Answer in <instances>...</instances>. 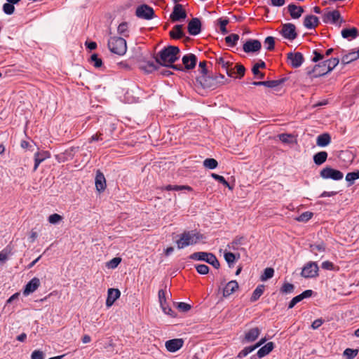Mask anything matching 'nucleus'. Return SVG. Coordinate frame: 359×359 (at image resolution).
I'll return each mask as SVG.
<instances>
[{
  "instance_id": "1",
  "label": "nucleus",
  "mask_w": 359,
  "mask_h": 359,
  "mask_svg": "<svg viewBox=\"0 0 359 359\" xmlns=\"http://www.w3.org/2000/svg\"><path fill=\"white\" fill-rule=\"evenodd\" d=\"M180 48L175 46H168L163 48L157 54L154 56L156 63L168 68L177 71H183V67L181 65H174L180 57Z\"/></svg>"
},
{
  "instance_id": "2",
  "label": "nucleus",
  "mask_w": 359,
  "mask_h": 359,
  "mask_svg": "<svg viewBox=\"0 0 359 359\" xmlns=\"http://www.w3.org/2000/svg\"><path fill=\"white\" fill-rule=\"evenodd\" d=\"M196 81L203 88L215 89L220 86L229 83L230 80L219 74L215 76L201 75L196 79Z\"/></svg>"
},
{
  "instance_id": "3",
  "label": "nucleus",
  "mask_w": 359,
  "mask_h": 359,
  "mask_svg": "<svg viewBox=\"0 0 359 359\" xmlns=\"http://www.w3.org/2000/svg\"><path fill=\"white\" fill-rule=\"evenodd\" d=\"M205 238L204 236L196 231H184L180 238L176 241L178 249H183L189 245L196 244L199 241Z\"/></svg>"
},
{
  "instance_id": "4",
  "label": "nucleus",
  "mask_w": 359,
  "mask_h": 359,
  "mask_svg": "<svg viewBox=\"0 0 359 359\" xmlns=\"http://www.w3.org/2000/svg\"><path fill=\"white\" fill-rule=\"evenodd\" d=\"M108 48L111 53L123 55L127 50L126 41L122 37H111L108 40Z\"/></svg>"
},
{
  "instance_id": "5",
  "label": "nucleus",
  "mask_w": 359,
  "mask_h": 359,
  "mask_svg": "<svg viewBox=\"0 0 359 359\" xmlns=\"http://www.w3.org/2000/svg\"><path fill=\"white\" fill-rule=\"evenodd\" d=\"M189 259L193 260L204 261L211 264L215 269H219L220 264L216 256L211 252H196L189 256Z\"/></svg>"
},
{
  "instance_id": "6",
  "label": "nucleus",
  "mask_w": 359,
  "mask_h": 359,
  "mask_svg": "<svg viewBox=\"0 0 359 359\" xmlns=\"http://www.w3.org/2000/svg\"><path fill=\"white\" fill-rule=\"evenodd\" d=\"M318 269L316 262H309L303 267L301 275L306 278H314L318 276Z\"/></svg>"
},
{
  "instance_id": "7",
  "label": "nucleus",
  "mask_w": 359,
  "mask_h": 359,
  "mask_svg": "<svg viewBox=\"0 0 359 359\" xmlns=\"http://www.w3.org/2000/svg\"><path fill=\"white\" fill-rule=\"evenodd\" d=\"M280 33L285 39L290 41L294 40L297 36L295 25L290 22L285 23L282 25Z\"/></svg>"
},
{
  "instance_id": "8",
  "label": "nucleus",
  "mask_w": 359,
  "mask_h": 359,
  "mask_svg": "<svg viewBox=\"0 0 359 359\" xmlns=\"http://www.w3.org/2000/svg\"><path fill=\"white\" fill-rule=\"evenodd\" d=\"M320 175L323 179H332L333 180H340L344 177L341 171L334 170L330 167H325L321 170Z\"/></svg>"
},
{
  "instance_id": "9",
  "label": "nucleus",
  "mask_w": 359,
  "mask_h": 359,
  "mask_svg": "<svg viewBox=\"0 0 359 359\" xmlns=\"http://www.w3.org/2000/svg\"><path fill=\"white\" fill-rule=\"evenodd\" d=\"M136 15L142 19H152L154 15V9L147 4H142L138 6L135 11Z\"/></svg>"
},
{
  "instance_id": "10",
  "label": "nucleus",
  "mask_w": 359,
  "mask_h": 359,
  "mask_svg": "<svg viewBox=\"0 0 359 359\" xmlns=\"http://www.w3.org/2000/svg\"><path fill=\"white\" fill-rule=\"evenodd\" d=\"M187 18L186 11L183 8L182 4H176L173 7V11L170 15L172 22H178L184 20Z\"/></svg>"
},
{
  "instance_id": "11",
  "label": "nucleus",
  "mask_w": 359,
  "mask_h": 359,
  "mask_svg": "<svg viewBox=\"0 0 359 359\" xmlns=\"http://www.w3.org/2000/svg\"><path fill=\"white\" fill-rule=\"evenodd\" d=\"M287 61L293 68L299 67L304 62L303 55L299 52H290L287 54Z\"/></svg>"
},
{
  "instance_id": "12",
  "label": "nucleus",
  "mask_w": 359,
  "mask_h": 359,
  "mask_svg": "<svg viewBox=\"0 0 359 359\" xmlns=\"http://www.w3.org/2000/svg\"><path fill=\"white\" fill-rule=\"evenodd\" d=\"M182 62L183 64V71L191 70L196 65L197 57L193 53H189L182 57Z\"/></svg>"
},
{
  "instance_id": "13",
  "label": "nucleus",
  "mask_w": 359,
  "mask_h": 359,
  "mask_svg": "<svg viewBox=\"0 0 359 359\" xmlns=\"http://www.w3.org/2000/svg\"><path fill=\"white\" fill-rule=\"evenodd\" d=\"M262 48L261 42L257 39H249L248 40L243 46L244 52L255 53L259 51Z\"/></svg>"
},
{
  "instance_id": "14",
  "label": "nucleus",
  "mask_w": 359,
  "mask_h": 359,
  "mask_svg": "<svg viewBox=\"0 0 359 359\" xmlns=\"http://www.w3.org/2000/svg\"><path fill=\"white\" fill-rule=\"evenodd\" d=\"M216 64L223 69L229 76L232 77L233 76L234 72L231 67L232 63L226 60L225 57H219V58H217Z\"/></svg>"
},
{
  "instance_id": "15",
  "label": "nucleus",
  "mask_w": 359,
  "mask_h": 359,
  "mask_svg": "<svg viewBox=\"0 0 359 359\" xmlns=\"http://www.w3.org/2000/svg\"><path fill=\"white\" fill-rule=\"evenodd\" d=\"M286 9L292 19H299L304 12L302 6H297L294 4H290Z\"/></svg>"
},
{
  "instance_id": "16",
  "label": "nucleus",
  "mask_w": 359,
  "mask_h": 359,
  "mask_svg": "<svg viewBox=\"0 0 359 359\" xmlns=\"http://www.w3.org/2000/svg\"><path fill=\"white\" fill-rule=\"evenodd\" d=\"M183 344L182 339H173L165 342V348L168 351L174 353L180 349Z\"/></svg>"
},
{
  "instance_id": "17",
  "label": "nucleus",
  "mask_w": 359,
  "mask_h": 359,
  "mask_svg": "<svg viewBox=\"0 0 359 359\" xmlns=\"http://www.w3.org/2000/svg\"><path fill=\"white\" fill-rule=\"evenodd\" d=\"M201 31V22L197 18H193L188 24V32L191 35H198Z\"/></svg>"
},
{
  "instance_id": "18",
  "label": "nucleus",
  "mask_w": 359,
  "mask_h": 359,
  "mask_svg": "<svg viewBox=\"0 0 359 359\" xmlns=\"http://www.w3.org/2000/svg\"><path fill=\"white\" fill-rule=\"evenodd\" d=\"M261 333V330L257 327H253L248 330L245 334L243 342H252L255 341Z\"/></svg>"
},
{
  "instance_id": "19",
  "label": "nucleus",
  "mask_w": 359,
  "mask_h": 359,
  "mask_svg": "<svg viewBox=\"0 0 359 359\" xmlns=\"http://www.w3.org/2000/svg\"><path fill=\"white\" fill-rule=\"evenodd\" d=\"M121 292L118 289L109 288L107 291V298L106 300V306H111L114 302L119 298Z\"/></svg>"
},
{
  "instance_id": "20",
  "label": "nucleus",
  "mask_w": 359,
  "mask_h": 359,
  "mask_svg": "<svg viewBox=\"0 0 359 359\" xmlns=\"http://www.w3.org/2000/svg\"><path fill=\"white\" fill-rule=\"evenodd\" d=\"M40 285V280L34 277L29 282L27 283L25 287L23 294L27 296L34 292Z\"/></svg>"
},
{
  "instance_id": "21",
  "label": "nucleus",
  "mask_w": 359,
  "mask_h": 359,
  "mask_svg": "<svg viewBox=\"0 0 359 359\" xmlns=\"http://www.w3.org/2000/svg\"><path fill=\"white\" fill-rule=\"evenodd\" d=\"M286 81V79H281L278 80H272V81H253L252 84L253 86H264L267 88H275L280 84L283 83Z\"/></svg>"
},
{
  "instance_id": "22",
  "label": "nucleus",
  "mask_w": 359,
  "mask_h": 359,
  "mask_svg": "<svg viewBox=\"0 0 359 359\" xmlns=\"http://www.w3.org/2000/svg\"><path fill=\"white\" fill-rule=\"evenodd\" d=\"M319 19L313 15H306L303 22L304 26L307 29H315L319 25Z\"/></svg>"
},
{
  "instance_id": "23",
  "label": "nucleus",
  "mask_w": 359,
  "mask_h": 359,
  "mask_svg": "<svg viewBox=\"0 0 359 359\" xmlns=\"http://www.w3.org/2000/svg\"><path fill=\"white\" fill-rule=\"evenodd\" d=\"M158 299L163 312L168 315L172 316L171 313H172V310L166 304L165 292L163 290L158 291Z\"/></svg>"
},
{
  "instance_id": "24",
  "label": "nucleus",
  "mask_w": 359,
  "mask_h": 359,
  "mask_svg": "<svg viewBox=\"0 0 359 359\" xmlns=\"http://www.w3.org/2000/svg\"><path fill=\"white\" fill-rule=\"evenodd\" d=\"M341 18L340 13L334 10L333 11L327 12L325 13L323 16V20L325 23L332 22L333 24L336 23L337 20H339Z\"/></svg>"
},
{
  "instance_id": "25",
  "label": "nucleus",
  "mask_w": 359,
  "mask_h": 359,
  "mask_svg": "<svg viewBox=\"0 0 359 359\" xmlns=\"http://www.w3.org/2000/svg\"><path fill=\"white\" fill-rule=\"evenodd\" d=\"M95 187L99 192L103 191L106 188L105 177L103 173L101 172L100 170H97L96 173Z\"/></svg>"
},
{
  "instance_id": "26",
  "label": "nucleus",
  "mask_w": 359,
  "mask_h": 359,
  "mask_svg": "<svg viewBox=\"0 0 359 359\" xmlns=\"http://www.w3.org/2000/svg\"><path fill=\"white\" fill-rule=\"evenodd\" d=\"M238 289V283L236 280L229 281L223 290V296L227 297Z\"/></svg>"
},
{
  "instance_id": "27",
  "label": "nucleus",
  "mask_w": 359,
  "mask_h": 359,
  "mask_svg": "<svg viewBox=\"0 0 359 359\" xmlns=\"http://www.w3.org/2000/svg\"><path fill=\"white\" fill-rule=\"evenodd\" d=\"M327 69V64L325 63V60L316 65L313 69V74L315 77H318L321 76H324L328 73L325 69Z\"/></svg>"
},
{
  "instance_id": "28",
  "label": "nucleus",
  "mask_w": 359,
  "mask_h": 359,
  "mask_svg": "<svg viewBox=\"0 0 359 359\" xmlns=\"http://www.w3.org/2000/svg\"><path fill=\"white\" fill-rule=\"evenodd\" d=\"M331 142V136L329 133H325L317 137L316 144L320 147H325Z\"/></svg>"
},
{
  "instance_id": "29",
  "label": "nucleus",
  "mask_w": 359,
  "mask_h": 359,
  "mask_svg": "<svg viewBox=\"0 0 359 359\" xmlns=\"http://www.w3.org/2000/svg\"><path fill=\"white\" fill-rule=\"evenodd\" d=\"M274 348V344L273 342H269L264 346L260 348L257 351V357L262 358L265 355H268Z\"/></svg>"
},
{
  "instance_id": "30",
  "label": "nucleus",
  "mask_w": 359,
  "mask_h": 359,
  "mask_svg": "<svg viewBox=\"0 0 359 359\" xmlns=\"http://www.w3.org/2000/svg\"><path fill=\"white\" fill-rule=\"evenodd\" d=\"M182 25H175L172 30L170 32V36L173 39H179L184 36V33L182 31Z\"/></svg>"
},
{
  "instance_id": "31",
  "label": "nucleus",
  "mask_w": 359,
  "mask_h": 359,
  "mask_svg": "<svg viewBox=\"0 0 359 359\" xmlns=\"http://www.w3.org/2000/svg\"><path fill=\"white\" fill-rule=\"evenodd\" d=\"M359 58L358 54L356 52H351L348 54L344 55L341 57V65L344 66L346 65L349 64L350 62L356 60Z\"/></svg>"
},
{
  "instance_id": "32",
  "label": "nucleus",
  "mask_w": 359,
  "mask_h": 359,
  "mask_svg": "<svg viewBox=\"0 0 359 359\" xmlns=\"http://www.w3.org/2000/svg\"><path fill=\"white\" fill-rule=\"evenodd\" d=\"M327 153L325 151H319L313 156V161L317 165L324 163L327 158Z\"/></svg>"
},
{
  "instance_id": "33",
  "label": "nucleus",
  "mask_w": 359,
  "mask_h": 359,
  "mask_svg": "<svg viewBox=\"0 0 359 359\" xmlns=\"http://www.w3.org/2000/svg\"><path fill=\"white\" fill-rule=\"evenodd\" d=\"M48 157L47 152H36L34 154V171H36L41 162Z\"/></svg>"
},
{
  "instance_id": "34",
  "label": "nucleus",
  "mask_w": 359,
  "mask_h": 359,
  "mask_svg": "<svg viewBox=\"0 0 359 359\" xmlns=\"http://www.w3.org/2000/svg\"><path fill=\"white\" fill-rule=\"evenodd\" d=\"M358 34V31L355 27H353L351 29H344L341 30V36L344 39H348V37H351L355 39Z\"/></svg>"
},
{
  "instance_id": "35",
  "label": "nucleus",
  "mask_w": 359,
  "mask_h": 359,
  "mask_svg": "<svg viewBox=\"0 0 359 359\" xmlns=\"http://www.w3.org/2000/svg\"><path fill=\"white\" fill-rule=\"evenodd\" d=\"M264 285H258L254 290V292L250 297V302H255L257 300H258L259 298L264 293Z\"/></svg>"
},
{
  "instance_id": "36",
  "label": "nucleus",
  "mask_w": 359,
  "mask_h": 359,
  "mask_svg": "<svg viewBox=\"0 0 359 359\" xmlns=\"http://www.w3.org/2000/svg\"><path fill=\"white\" fill-rule=\"evenodd\" d=\"M159 65L154 63V62L149 61L144 66H142L141 69L144 70L147 73H151L154 71L159 70Z\"/></svg>"
},
{
  "instance_id": "37",
  "label": "nucleus",
  "mask_w": 359,
  "mask_h": 359,
  "mask_svg": "<svg viewBox=\"0 0 359 359\" xmlns=\"http://www.w3.org/2000/svg\"><path fill=\"white\" fill-rule=\"evenodd\" d=\"M165 190L167 191H182V190H188L191 191L192 188L189 186L187 185H167L164 188H163Z\"/></svg>"
},
{
  "instance_id": "38",
  "label": "nucleus",
  "mask_w": 359,
  "mask_h": 359,
  "mask_svg": "<svg viewBox=\"0 0 359 359\" xmlns=\"http://www.w3.org/2000/svg\"><path fill=\"white\" fill-rule=\"evenodd\" d=\"M325 63L327 64V69L325 70L329 73L339 65V59L338 57H332L326 60Z\"/></svg>"
},
{
  "instance_id": "39",
  "label": "nucleus",
  "mask_w": 359,
  "mask_h": 359,
  "mask_svg": "<svg viewBox=\"0 0 359 359\" xmlns=\"http://www.w3.org/2000/svg\"><path fill=\"white\" fill-rule=\"evenodd\" d=\"M239 40V36L236 34H231L225 38V41L230 47H233L237 44Z\"/></svg>"
},
{
  "instance_id": "40",
  "label": "nucleus",
  "mask_w": 359,
  "mask_h": 359,
  "mask_svg": "<svg viewBox=\"0 0 359 359\" xmlns=\"http://www.w3.org/2000/svg\"><path fill=\"white\" fill-rule=\"evenodd\" d=\"M89 62L95 67L100 68L102 67V60L100 57H99L98 55L96 53L93 54L90 56Z\"/></svg>"
},
{
  "instance_id": "41",
  "label": "nucleus",
  "mask_w": 359,
  "mask_h": 359,
  "mask_svg": "<svg viewBox=\"0 0 359 359\" xmlns=\"http://www.w3.org/2000/svg\"><path fill=\"white\" fill-rule=\"evenodd\" d=\"M313 294V291L311 290H306L304 292H303L302 294L294 297L292 298L294 302H295L297 304L302 301L305 298H309L311 297Z\"/></svg>"
},
{
  "instance_id": "42",
  "label": "nucleus",
  "mask_w": 359,
  "mask_h": 359,
  "mask_svg": "<svg viewBox=\"0 0 359 359\" xmlns=\"http://www.w3.org/2000/svg\"><path fill=\"white\" fill-rule=\"evenodd\" d=\"M274 274V269L271 267L266 268L263 273L260 276L262 281H266L269 278H271Z\"/></svg>"
},
{
  "instance_id": "43",
  "label": "nucleus",
  "mask_w": 359,
  "mask_h": 359,
  "mask_svg": "<svg viewBox=\"0 0 359 359\" xmlns=\"http://www.w3.org/2000/svg\"><path fill=\"white\" fill-rule=\"evenodd\" d=\"M359 179V170L347 173L346 175V180L349 183V185L354 184L355 180Z\"/></svg>"
},
{
  "instance_id": "44",
  "label": "nucleus",
  "mask_w": 359,
  "mask_h": 359,
  "mask_svg": "<svg viewBox=\"0 0 359 359\" xmlns=\"http://www.w3.org/2000/svg\"><path fill=\"white\" fill-rule=\"evenodd\" d=\"M358 353V349L347 348L344 350L343 355L346 359H353Z\"/></svg>"
},
{
  "instance_id": "45",
  "label": "nucleus",
  "mask_w": 359,
  "mask_h": 359,
  "mask_svg": "<svg viewBox=\"0 0 359 359\" xmlns=\"http://www.w3.org/2000/svg\"><path fill=\"white\" fill-rule=\"evenodd\" d=\"M218 163L215 158H206L203 161V165L206 168L215 169L217 167Z\"/></svg>"
},
{
  "instance_id": "46",
  "label": "nucleus",
  "mask_w": 359,
  "mask_h": 359,
  "mask_svg": "<svg viewBox=\"0 0 359 359\" xmlns=\"http://www.w3.org/2000/svg\"><path fill=\"white\" fill-rule=\"evenodd\" d=\"M118 32L119 34L128 37V26L126 22L121 23L118 27Z\"/></svg>"
},
{
  "instance_id": "47",
  "label": "nucleus",
  "mask_w": 359,
  "mask_h": 359,
  "mask_svg": "<svg viewBox=\"0 0 359 359\" xmlns=\"http://www.w3.org/2000/svg\"><path fill=\"white\" fill-rule=\"evenodd\" d=\"M294 290V286L292 283H285L280 288V292L283 294L292 293Z\"/></svg>"
},
{
  "instance_id": "48",
  "label": "nucleus",
  "mask_w": 359,
  "mask_h": 359,
  "mask_svg": "<svg viewBox=\"0 0 359 359\" xmlns=\"http://www.w3.org/2000/svg\"><path fill=\"white\" fill-rule=\"evenodd\" d=\"M254 350H255V347H254L253 346L245 347L242 351H241L238 353L237 358H243L247 356L249 353L252 352Z\"/></svg>"
},
{
  "instance_id": "49",
  "label": "nucleus",
  "mask_w": 359,
  "mask_h": 359,
  "mask_svg": "<svg viewBox=\"0 0 359 359\" xmlns=\"http://www.w3.org/2000/svg\"><path fill=\"white\" fill-rule=\"evenodd\" d=\"M313 215V212L306 211V212L302 213L297 218V220L299 222H306L309 221V219H311L312 218Z\"/></svg>"
},
{
  "instance_id": "50",
  "label": "nucleus",
  "mask_w": 359,
  "mask_h": 359,
  "mask_svg": "<svg viewBox=\"0 0 359 359\" xmlns=\"http://www.w3.org/2000/svg\"><path fill=\"white\" fill-rule=\"evenodd\" d=\"M121 257H114L111 259L109 262H107L106 266L108 269H115L118 266V265L121 263Z\"/></svg>"
},
{
  "instance_id": "51",
  "label": "nucleus",
  "mask_w": 359,
  "mask_h": 359,
  "mask_svg": "<svg viewBox=\"0 0 359 359\" xmlns=\"http://www.w3.org/2000/svg\"><path fill=\"white\" fill-rule=\"evenodd\" d=\"M231 244L233 249L238 250L240 249L239 247L241 245L245 244V238L244 237L236 238L233 240Z\"/></svg>"
},
{
  "instance_id": "52",
  "label": "nucleus",
  "mask_w": 359,
  "mask_h": 359,
  "mask_svg": "<svg viewBox=\"0 0 359 359\" xmlns=\"http://www.w3.org/2000/svg\"><path fill=\"white\" fill-rule=\"evenodd\" d=\"M264 45L268 50H272L275 47V40L273 36H267L264 40Z\"/></svg>"
},
{
  "instance_id": "53",
  "label": "nucleus",
  "mask_w": 359,
  "mask_h": 359,
  "mask_svg": "<svg viewBox=\"0 0 359 359\" xmlns=\"http://www.w3.org/2000/svg\"><path fill=\"white\" fill-rule=\"evenodd\" d=\"M218 23L220 27V31L223 34H226L228 33V30L226 29V26L229 24V20L228 19H222L219 18L218 19Z\"/></svg>"
},
{
  "instance_id": "54",
  "label": "nucleus",
  "mask_w": 359,
  "mask_h": 359,
  "mask_svg": "<svg viewBox=\"0 0 359 359\" xmlns=\"http://www.w3.org/2000/svg\"><path fill=\"white\" fill-rule=\"evenodd\" d=\"M310 250L312 252L316 253V251L325 252V245L323 243L319 244H312L310 245Z\"/></svg>"
},
{
  "instance_id": "55",
  "label": "nucleus",
  "mask_w": 359,
  "mask_h": 359,
  "mask_svg": "<svg viewBox=\"0 0 359 359\" xmlns=\"http://www.w3.org/2000/svg\"><path fill=\"white\" fill-rule=\"evenodd\" d=\"M195 267L197 272L201 275L208 274L209 272V267L205 264H197Z\"/></svg>"
},
{
  "instance_id": "56",
  "label": "nucleus",
  "mask_w": 359,
  "mask_h": 359,
  "mask_svg": "<svg viewBox=\"0 0 359 359\" xmlns=\"http://www.w3.org/2000/svg\"><path fill=\"white\" fill-rule=\"evenodd\" d=\"M3 11L7 15H11L14 13L15 7L11 3H6L3 6Z\"/></svg>"
},
{
  "instance_id": "57",
  "label": "nucleus",
  "mask_w": 359,
  "mask_h": 359,
  "mask_svg": "<svg viewBox=\"0 0 359 359\" xmlns=\"http://www.w3.org/2000/svg\"><path fill=\"white\" fill-rule=\"evenodd\" d=\"M211 176L212 177V178L217 180L218 182H219L224 186L229 187V189H231L229 182L224 179V177L223 176H221V175L215 174V173H212Z\"/></svg>"
},
{
  "instance_id": "58",
  "label": "nucleus",
  "mask_w": 359,
  "mask_h": 359,
  "mask_svg": "<svg viewBox=\"0 0 359 359\" xmlns=\"http://www.w3.org/2000/svg\"><path fill=\"white\" fill-rule=\"evenodd\" d=\"M224 256L226 262L229 264V267H231V264L235 262L236 255L232 252H225Z\"/></svg>"
},
{
  "instance_id": "59",
  "label": "nucleus",
  "mask_w": 359,
  "mask_h": 359,
  "mask_svg": "<svg viewBox=\"0 0 359 359\" xmlns=\"http://www.w3.org/2000/svg\"><path fill=\"white\" fill-rule=\"evenodd\" d=\"M265 67H266V64H265V62H263V61H261V62H259V63H256V64L253 66V67H252V73H253L255 75H258V74H259V72H260L259 69H260V68H265Z\"/></svg>"
},
{
  "instance_id": "60",
  "label": "nucleus",
  "mask_w": 359,
  "mask_h": 359,
  "mask_svg": "<svg viewBox=\"0 0 359 359\" xmlns=\"http://www.w3.org/2000/svg\"><path fill=\"white\" fill-rule=\"evenodd\" d=\"M62 219V217L57 213L52 214L48 217V222L50 224H57Z\"/></svg>"
},
{
  "instance_id": "61",
  "label": "nucleus",
  "mask_w": 359,
  "mask_h": 359,
  "mask_svg": "<svg viewBox=\"0 0 359 359\" xmlns=\"http://www.w3.org/2000/svg\"><path fill=\"white\" fill-rule=\"evenodd\" d=\"M177 309L182 312H187L189 311L191 306L190 304L185 302H180L177 304Z\"/></svg>"
},
{
  "instance_id": "62",
  "label": "nucleus",
  "mask_w": 359,
  "mask_h": 359,
  "mask_svg": "<svg viewBox=\"0 0 359 359\" xmlns=\"http://www.w3.org/2000/svg\"><path fill=\"white\" fill-rule=\"evenodd\" d=\"M235 67L236 68V72L238 74V77L239 79H241L245 75V67L241 64H236Z\"/></svg>"
},
{
  "instance_id": "63",
  "label": "nucleus",
  "mask_w": 359,
  "mask_h": 359,
  "mask_svg": "<svg viewBox=\"0 0 359 359\" xmlns=\"http://www.w3.org/2000/svg\"><path fill=\"white\" fill-rule=\"evenodd\" d=\"M278 137L279 140L284 143H290L292 142L290 139L292 138V136L291 135L283 133L279 135Z\"/></svg>"
},
{
  "instance_id": "64",
  "label": "nucleus",
  "mask_w": 359,
  "mask_h": 359,
  "mask_svg": "<svg viewBox=\"0 0 359 359\" xmlns=\"http://www.w3.org/2000/svg\"><path fill=\"white\" fill-rule=\"evenodd\" d=\"M31 358L32 359H43V353L41 351L36 350L32 352Z\"/></svg>"
}]
</instances>
